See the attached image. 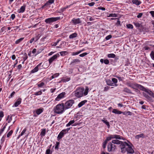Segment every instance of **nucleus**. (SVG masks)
<instances>
[{
	"instance_id": "obj_45",
	"label": "nucleus",
	"mask_w": 154,
	"mask_h": 154,
	"mask_svg": "<svg viewBox=\"0 0 154 154\" xmlns=\"http://www.w3.org/2000/svg\"><path fill=\"white\" fill-rule=\"evenodd\" d=\"M24 57H23V59L24 61H25L28 58V56H27L26 53H25L24 54Z\"/></svg>"
},
{
	"instance_id": "obj_51",
	"label": "nucleus",
	"mask_w": 154,
	"mask_h": 154,
	"mask_svg": "<svg viewBox=\"0 0 154 154\" xmlns=\"http://www.w3.org/2000/svg\"><path fill=\"white\" fill-rule=\"evenodd\" d=\"M107 143V142H106V140H105L104 142L103 143V148L105 149L106 147V144Z\"/></svg>"
},
{
	"instance_id": "obj_54",
	"label": "nucleus",
	"mask_w": 154,
	"mask_h": 154,
	"mask_svg": "<svg viewBox=\"0 0 154 154\" xmlns=\"http://www.w3.org/2000/svg\"><path fill=\"white\" fill-rule=\"evenodd\" d=\"M104 63L106 64H108L109 63V61L107 59H105L104 60Z\"/></svg>"
},
{
	"instance_id": "obj_3",
	"label": "nucleus",
	"mask_w": 154,
	"mask_h": 154,
	"mask_svg": "<svg viewBox=\"0 0 154 154\" xmlns=\"http://www.w3.org/2000/svg\"><path fill=\"white\" fill-rule=\"evenodd\" d=\"M74 103V101L73 100H70L67 101L64 104V107L65 110L70 108Z\"/></svg>"
},
{
	"instance_id": "obj_5",
	"label": "nucleus",
	"mask_w": 154,
	"mask_h": 154,
	"mask_svg": "<svg viewBox=\"0 0 154 154\" xmlns=\"http://www.w3.org/2000/svg\"><path fill=\"white\" fill-rule=\"evenodd\" d=\"M60 56V55L58 54H56L54 55L52 57L50 58L49 59V62L50 64H51L52 62L55 60H56L57 58Z\"/></svg>"
},
{
	"instance_id": "obj_48",
	"label": "nucleus",
	"mask_w": 154,
	"mask_h": 154,
	"mask_svg": "<svg viewBox=\"0 0 154 154\" xmlns=\"http://www.w3.org/2000/svg\"><path fill=\"white\" fill-rule=\"evenodd\" d=\"M60 144V142H57L55 144V149H58L59 145Z\"/></svg>"
},
{
	"instance_id": "obj_52",
	"label": "nucleus",
	"mask_w": 154,
	"mask_h": 154,
	"mask_svg": "<svg viewBox=\"0 0 154 154\" xmlns=\"http://www.w3.org/2000/svg\"><path fill=\"white\" fill-rule=\"evenodd\" d=\"M26 128H25L22 131V132H21V134L19 136H22L24 134V133H25V132L26 131Z\"/></svg>"
},
{
	"instance_id": "obj_58",
	"label": "nucleus",
	"mask_w": 154,
	"mask_h": 154,
	"mask_svg": "<svg viewBox=\"0 0 154 154\" xmlns=\"http://www.w3.org/2000/svg\"><path fill=\"white\" fill-rule=\"evenodd\" d=\"M148 94L150 95V93H151L152 92V91L149 90L147 89H146V90L145 91Z\"/></svg>"
},
{
	"instance_id": "obj_42",
	"label": "nucleus",
	"mask_w": 154,
	"mask_h": 154,
	"mask_svg": "<svg viewBox=\"0 0 154 154\" xmlns=\"http://www.w3.org/2000/svg\"><path fill=\"white\" fill-rule=\"evenodd\" d=\"M82 51V50H81L80 51H79L77 52H73L72 53V55L73 56L75 55L78 54L79 53H81Z\"/></svg>"
},
{
	"instance_id": "obj_59",
	"label": "nucleus",
	"mask_w": 154,
	"mask_h": 154,
	"mask_svg": "<svg viewBox=\"0 0 154 154\" xmlns=\"http://www.w3.org/2000/svg\"><path fill=\"white\" fill-rule=\"evenodd\" d=\"M126 84L127 85L131 88L133 83H131L130 82H127Z\"/></svg>"
},
{
	"instance_id": "obj_23",
	"label": "nucleus",
	"mask_w": 154,
	"mask_h": 154,
	"mask_svg": "<svg viewBox=\"0 0 154 154\" xmlns=\"http://www.w3.org/2000/svg\"><path fill=\"white\" fill-rule=\"evenodd\" d=\"M70 78H63L60 82V83L62 82H68L70 80Z\"/></svg>"
},
{
	"instance_id": "obj_20",
	"label": "nucleus",
	"mask_w": 154,
	"mask_h": 154,
	"mask_svg": "<svg viewBox=\"0 0 154 154\" xmlns=\"http://www.w3.org/2000/svg\"><path fill=\"white\" fill-rule=\"evenodd\" d=\"M87 102V100H84L82 101L81 102H80L78 105V106L79 107H80L82 106L83 105H84L85 103Z\"/></svg>"
},
{
	"instance_id": "obj_34",
	"label": "nucleus",
	"mask_w": 154,
	"mask_h": 154,
	"mask_svg": "<svg viewBox=\"0 0 154 154\" xmlns=\"http://www.w3.org/2000/svg\"><path fill=\"white\" fill-rule=\"evenodd\" d=\"M46 133V129H44L43 130H42V131L40 133V135L42 136H44L45 135Z\"/></svg>"
},
{
	"instance_id": "obj_57",
	"label": "nucleus",
	"mask_w": 154,
	"mask_h": 154,
	"mask_svg": "<svg viewBox=\"0 0 154 154\" xmlns=\"http://www.w3.org/2000/svg\"><path fill=\"white\" fill-rule=\"evenodd\" d=\"M88 54V53H84L82 54H81L79 55V56L80 57H83L85 55H87Z\"/></svg>"
},
{
	"instance_id": "obj_7",
	"label": "nucleus",
	"mask_w": 154,
	"mask_h": 154,
	"mask_svg": "<svg viewBox=\"0 0 154 154\" xmlns=\"http://www.w3.org/2000/svg\"><path fill=\"white\" fill-rule=\"evenodd\" d=\"M127 151L128 152L130 153H133L134 152V150L131 147L129 144L126 147Z\"/></svg>"
},
{
	"instance_id": "obj_37",
	"label": "nucleus",
	"mask_w": 154,
	"mask_h": 154,
	"mask_svg": "<svg viewBox=\"0 0 154 154\" xmlns=\"http://www.w3.org/2000/svg\"><path fill=\"white\" fill-rule=\"evenodd\" d=\"M88 87H86L85 89L84 92H83V94L84 95L86 96L87 95L88 91Z\"/></svg>"
},
{
	"instance_id": "obj_56",
	"label": "nucleus",
	"mask_w": 154,
	"mask_h": 154,
	"mask_svg": "<svg viewBox=\"0 0 154 154\" xmlns=\"http://www.w3.org/2000/svg\"><path fill=\"white\" fill-rule=\"evenodd\" d=\"M110 87L107 86L106 87H105L104 88L103 91H107L109 89Z\"/></svg>"
},
{
	"instance_id": "obj_22",
	"label": "nucleus",
	"mask_w": 154,
	"mask_h": 154,
	"mask_svg": "<svg viewBox=\"0 0 154 154\" xmlns=\"http://www.w3.org/2000/svg\"><path fill=\"white\" fill-rule=\"evenodd\" d=\"M39 64L37 65L33 69L31 70V72L32 73H34L37 72L38 70V66H39Z\"/></svg>"
},
{
	"instance_id": "obj_1",
	"label": "nucleus",
	"mask_w": 154,
	"mask_h": 154,
	"mask_svg": "<svg viewBox=\"0 0 154 154\" xmlns=\"http://www.w3.org/2000/svg\"><path fill=\"white\" fill-rule=\"evenodd\" d=\"M64 110L63 103L58 104L54 109V112L58 114L62 113Z\"/></svg>"
},
{
	"instance_id": "obj_8",
	"label": "nucleus",
	"mask_w": 154,
	"mask_h": 154,
	"mask_svg": "<svg viewBox=\"0 0 154 154\" xmlns=\"http://www.w3.org/2000/svg\"><path fill=\"white\" fill-rule=\"evenodd\" d=\"M120 145L119 146L120 148H126L128 146V144L125 142H121V143H120Z\"/></svg>"
},
{
	"instance_id": "obj_24",
	"label": "nucleus",
	"mask_w": 154,
	"mask_h": 154,
	"mask_svg": "<svg viewBox=\"0 0 154 154\" xmlns=\"http://www.w3.org/2000/svg\"><path fill=\"white\" fill-rule=\"evenodd\" d=\"M54 0H49L45 4V5H49L50 4L53 3L54 2Z\"/></svg>"
},
{
	"instance_id": "obj_11",
	"label": "nucleus",
	"mask_w": 154,
	"mask_h": 154,
	"mask_svg": "<svg viewBox=\"0 0 154 154\" xmlns=\"http://www.w3.org/2000/svg\"><path fill=\"white\" fill-rule=\"evenodd\" d=\"M80 60L78 59H75L73 60L71 62L70 65H72L74 64L78 63L80 62Z\"/></svg>"
},
{
	"instance_id": "obj_38",
	"label": "nucleus",
	"mask_w": 154,
	"mask_h": 154,
	"mask_svg": "<svg viewBox=\"0 0 154 154\" xmlns=\"http://www.w3.org/2000/svg\"><path fill=\"white\" fill-rule=\"evenodd\" d=\"M24 39V38H21L19 39H18L15 42V44H17L19 43H20V42H21Z\"/></svg>"
},
{
	"instance_id": "obj_33",
	"label": "nucleus",
	"mask_w": 154,
	"mask_h": 154,
	"mask_svg": "<svg viewBox=\"0 0 154 154\" xmlns=\"http://www.w3.org/2000/svg\"><path fill=\"white\" fill-rule=\"evenodd\" d=\"M101 121L107 125L108 128H109L110 125L109 124V123L108 122L106 121V120L105 121L103 119H102Z\"/></svg>"
},
{
	"instance_id": "obj_41",
	"label": "nucleus",
	"mask_w": 154,
	"mask_h": 154,
	"mask_svg": "<svg viewBox=\"0 0 154 154\" xmlns=\"http://www.w3.org/2000/svg\"><path fill=\"white\" fill-rule=\"evenodd\" d=\"M112 139H113L112 138V135H110L109 137H108L106 138L105 140L108 142V141Z\"/></svg>"
},
{
	"instance_id": "obj_47",
	"label": "nucleus",
	"mask_w": 154,
	"mask_h": 154,
	"mask_svg": "<svg viewBox=\"0 0 154 154\" xmlns=\"http://www.w3.org/2000/svg\"><path fill=\"white\" fill-rule=\"evenodd\" d=\"M121 152L123 153H125L126 151H127L126 148H120Z\"/></svg>"
},
{
	"instance_id": "obj_18",
	"label": "nucleus",
	"mask_w": 154,
	"mask_h": 154,
	"mask_svg": "<svg viewBox=\"0 0 154 154\" xmlns=\"http://www.w3.org/2000/svg\"><path fill=\"white\" fill-rule=\"evenodd\" d=\"M63 133L61 131L60 133L58 135L57 139L58 140L61 139L64 135Z\"/></svg>"
},
{
	"instance_id": "obj_62",
	"label": "nucleus",
	"mask_w": 154,
	"mask_h": 154,
	"mask_svg": "<svg viewBox=\"0 0 154 154\" xmlns=\"http://www.w3.org/2000/svg\"><path fill=\"white\" fill-rule=\"evenodd\" d=\"M15 16L14 14H12L11 15V18L13 20L15 18Z\"/></svg>"
},
{
	"instance_id": "obj_17",
	"label": "nucleus",
	"mask_w": 154,
	"mask_h": 154,
	"mask_svg": "<svg viewBox=\"0 0 154 154\" xmlns=\"http://www.w3.org/2000/svg\"><path fill=\"white\" fill-rule=\"evenodd\" d=\"M132 2L133 4H136L137 5H139L141 3L140 1L138 0H133Z\"/></svg>"
},
{
	"instance_id": "obj_9",
	"label": "nucleus",
	"mask_w": 154,
	"mask_h": 154,
	"mask_svg": "<svg viewBox=\"0 0 154 154\" xmlns=\"http://www.w3.org/2000/svg\"><path fill=\"white\" fill-rule=\"evenodd\" d=\"M112 138L113 139L115 138L116 139H122L123 140H124V138L123 137L120 136L119 135H112Z\"/></svg>"
},
{
	"instance_id": "obj_44",
	"label": "nucleus",
	"mask_w": 154,
	"mask_h": 154,
	"mask_svg": "<svg viewBox=\"0 0 154 154\" xmlns=\"http://www.w3.org/2000/svg\"><path fill=\"white\" fill-rule=\"evenodd\" d=\"M42 92L41 91H38V92H35V93L34 94V95H41L42 94Z\"/></svg>"
},
{
	"instance_id": "obj_6",
	"label": "nucleus",
	"mask_w": 154,
	"mask_h": 154,
	"mask_svg": "<svg viewBox=\"0 0 154 154\" xmlns=\"http://www.w3.org/2000/svg\"><path fill=\"white\" fill-rule=\"evenodd\" d=\"M72 22L75 25L80 23H82L81 21L79 18L77 19L73 18L72 20Z\"/></svg>"
},
{
	"instance_id": "obj_2",
	"label": "nucleus",
	"mask_w": 154,
	"mask_h": 154,
	"mask_svg": "<svg viewBox=\"0 0 154 154\" xmlns=\"http://www.w3.org/2000/svg\"><path fill=\"white\" fill-rule=\"evenodd\" d=\"M84 90L83 88H78L73 92V93L76 97L79 98L83 96Z\"/></svg>"
},
{
	"instance_id": "obj_28",
	"label": "nucleus",
	"mask_w": 154,
	"mask_h": 154,
	"mask_svg": "<svg viewBox=\"0 0 154 154\" xmlns=\"http://www.w3.org/2000/svg\"><path fill=\"white\" fill-rule=\"evenodd\" d=\"M137 88H138L140 89L143 91H145L146 89L143 86L140 84H138Z\"/></svg>"
},
{
	"instance_id": "obj_35",
	"label": "nucleus",
	"mask_w": 154,
	"mask_h": 154,
	"mask_svg": "<svg viewBox=\"0 0 154 154\" xmlns=\"http://www.w3.org/2000/svg\"><path fill=\"white\" fill-rule=\"evenodd\" d=\"M7 123H6L5 124V125L4 126V127L0 130V135H1L2 134L4 131V130L6 128V126H7Z\"/></svg>"
},
{
	"instance_id": "obj_36",
	"label": "nucleus",
	"mask_w": 154,
	"mask_h": 154,
	"mask_svg": "<svg viewBox=\"0 0 154 154\" xmlns=\"http://www.w3.org/2000/svg\"><path fill=\"white\" fill-rule=\"evenodd\" d=\"M74 122H75V121L74 120L70 121L67 124H66V127L69 126L73 124L74 123Z\"/></svg>"
},
{
	"instance_id": "obj_63",
	"label": "nucleus",
	"mask_w": 154,
	"mask_h": 154,
	"mask_svg": "<svg viewBox=\"0 0 154 154\" xmlns=\"http://www.w3.org/2000/svg\"><path fill=\"white\" fill-rule=\"evenodd\" d=\"M4 116V113L2 111L0 112V117L1 118H2Z\"/></svg>"
},
{
	"instance_id": "obj_25",
	"label": "nucleus",
	"mask_w": 154,
	"mask_h": 154,
	"mask_svg": "<svg viewBox=\"0 0 154 154\" xmlns=\"http://www.w3.org/2000/svg\"><path fill=\"white\" fill-rule=\"evenodd\" d=\"M77 34L76 33H74L69 36V38H73L77 37Z\"/></svg>"
},
{
	"instance_id": "obj_55",
	"label": "nucleus",
	"mask_w": 154,
	"mask_h": 154,
	"mask_svg": "<svg viewBox=\"0 0 154 154\" xmlns=\"http://www.w3.org/2000/svg\"><path fill=\"white\" fill-rule=\"evenodd\" d=\"M109 16L112 17H117V15L116 14H109Z\"/></svg>"
},
{
	"instance_id": "obj_16",
	"label": "nucleus",
	"mask_w": 154,
	"mask_h": 154,
	"mask_svg": "<svg viewBox=\"0 0 154 154\" xmlns=\"http://www.w3.org/2000/svg\"><path fill=\"white\" fill-rule=\"evenodd\" d=\"M121 141L117 140H112V143L115 144H120L121 143Z\"/></svg>"
},
{
	"instance_id": "obj_10",
	"label": "nucleus",
	"mask_w": 154,
	"mask_h": 154,
	"mask_svg": "<svg viewBox=\"0 0 154 154\" xmlns=\"http://www.w3.org/2000/svg\"><path fill=\"white\" fill-rule=\"evenodd\" d=\"M65 94V93H63L60 94L58 95L57 97L56 98V100L58 101L60 99H61L64 97Z\"/></svg>"
},
{
	"instance_id": "obj_26",
	"label": "nucleus",
	"mask_w": 154,
	"mask_h": 154,
	"mask_svg": "<svg viewBox=\"0 0 154 154\" xmlns=\"http://www.w3.org/2000/svg\"><path fill=\"white\" fill-rule=\"evenodd\" d=\"M43 109H38L36 110V114L38 115H39L41 113H42V112L43 111Z\"/></svg>"
},
{
	"instance_id": "obj_50",
	"label": "nucleus",
	"mask_w": 154,
	"mask_h": 154,
	"mask_svg": "<svg viewBox=\"0 0 154 154\" xmlns=\"http://www.w3.org/2000/svg\"><path fill=\"white\" fill-rule=\"evenodd\" d=\"M143 96L144 97H146V99H149V98H150V97L147 94H146L145 93H143Z\"/></svg>"
},
{
	"instance_id": "obj_15",
	"label": "nucleus",
	"mask_w": 154,
	"mask_h": 154,
	"mask_svg": "<svg viewBox=\"0 0 154 154\" xmlns=\"http://www.w3.org/2000/svg\"><path fill=\"white\" fill-rule=\"evenodd\" d=\"M123 91L124 92H126L128 94H132V93L131 90L127 88H124Z\"/></svg>"
},
{
	"instance_id": "obj_39",
	"label": "nucleus",
	"mask_w": 154,
	"mask_h": 154,
	"mask_svg": "<svg viewBox=\"0 0 154 154\" xmlns=\"http://www.w3.org/2000/svg\"><path fill=\"white\" fill-rule=\"evenodd\" d=\"M138 84H137V83H134V84L133 83L131 88H132L137 90L136 89V88H137L138 86Z\"/></svg>"
},
{
	"instance_id": "obj_27",
	"label": "nucleus",
	"mask_w": 154,
	"mask_h": 154,
	"mask_svg": "<svg viewBox=\"0 0 154 154\" xmlns=\"http://www.w3.org/2000/svg\"><path fill=\"white\" fill-rule=\"evenodd\" d=\"M25 6H23L19 10V13H23L25 10Z\"/></svg>"
},
{
	"instance_id": "obj_19",
	"label": "nucleus",
	"mask_w": 154,
	"mask_h": 154,
	"mask_svg": "<svg viewBox=\"0 0 154 154\" xmlns=\"http://www.w3.org/2000/svg\"><path fill=\"white\" fill-rule=\"evenodd\" d=\"M106 82L107 85L110 86H113V83L112 81L110 79H108L106 80Z\"/></svg>"
},
{
	"instance_id": "obj_31",
	"label": "nucleus",
	"mask_w": 154,
	"mask_h": 154,
	"mask_svg": "<svg viewBox=\"0 0 154 154\" xmlns=\"http://www.w3.org/2000/svg\"><path fill=\"white\" fill-rule=\"evenodd\" d=\"M112 81L114 83H115V86H118V84H116V83L118 82L117 79L115 78H113L112 79Z\"/></svg>"
},
{
	"instance_id": "obj_12",
	"label": "nucleus",
	"mask_w": 154,
	"mask_h": 154,
	"mask_svg": "<svg viewBox=\"0 0 154 154\" xmlns=\"http://www.w3.org/2000/svg\"><path fill=\"white\" fill-rule=\"evenodd\" d=\"M21 99L20 98L17 100L14 104L15 107H17L21 103Z\"/></svg>"
},
{
	"instance_id": "obj_46",
	"label": "nucleus",
	"mask_w": 154,
	"mask_h": 154,
	"mask_svg": "<svg viewBox=\"0 0 154 154\" xmlns=\"http://www.w3.org/2000/svg\"><path fill=\"white\" fill-rule=\"evenodd\" d=\"M150 56L152 60H154V52L153 51H152L150 54Z\"/></svg>"
},
{
	"instance_id": "obj_60",
	"label": "nucleus",
	"mask_w": 154,
	"mask_h": 154,
	"mask_svg": "<svg viewBox=\"0 0 154 154\" xmlns=\"http://www.w3.org/2000/svg\"><path fill=\"white\" fill-rule=\"evenodd\" d=\"M112 36L111 35H108L105 38L106 40H108L109 39H110V38H112Z\"/></svg>"
},
{
	"instance_id": "obj_4",
	"label": "nucleus",
	"mask_w": 154,
	"mask_h": 154,
	"mask_svg": "<svg viewBox=\"0 0 154 154\" xmlns=\"http://www.w3.org/2000/svg\"><path fill=\"white\" fill-rule=\"evenodd\" d=\"M60 17H51L46 19L45 22L47 23L50 24L52 23H53L55 21H56L58 20H60Z\"/></svg>"
},
{
	"instance_id": "obj_30",
	"label": "nucleus",
	"mask_w": 154,
	"mask_h": 154,
	"mask_svg": "<svg viewBox=\"0 0 154 154\" xmlns=\"http://www.w3.org/2000/svg\"><path fill=\"white\" fill-rule=\"evenodd\" d=\"M144 134H143L142 133L140 134L137 135L135 136V138L139 139L140 137L143 138L144 136Z\"/></svg>"
},
{
	"instance_id": "obj_43",
	"label": "nucleus",
	"mask_w": 154,
	"mask_h": 154,
	"mask_svg": "<svg viewBox=\"0 0 154 154\" xmlns=\"http://www.w3.org/2000/svg\"><path fill=\"white\" fill-rule=\"evenodd\" d=\"M13 133V131L12 130H11L7 134V137H9Z\"/></svg>"
},
{
	"instance_id": "obj_40",
	"label": "nucleus",
	"mask_w": 154,
	"mask_h": 154,
	"mask_svg": "<svg viewBox=\"0 0 154 154\" xmlns=\"http://www.w3.org/2000/svg\"><path fill=\"white\" fill-rule=\"evenodd\" d=\"M107 57L109 58H114L115 57L116 55L113 54H110L108 55Z\"/></svg>"
},
{
	"instance_id": "obj_29",
	"label": "nucleus",
	"mask_w": 154,
	"mask_h": 154,
	"mask_svg": "<svg viewBox=\"0 0 154 154\" xmlns=\"http://www.w3.org/2000/svg\"><path fill=\"white\" fill-rule=\"evenodd\" d=\"M137 88H138L140 89L143 91H145L146 89L143 86L140 84H138Z\"/></svg>"
},
{
	"instance_id": "obj_13",
	"label": "nucleus",
	"mask_w": 154,
	"mask_h": 154,
	"mask_svg": "<svg viewBox=\"0 0 154 154\" xmlns=\"http://www.w3.org/2000/svg\"><path fill=\"white\" fill-rule=\"evenodd\" d=\"M112 143L110 142L108 143L107 146L108 150L109 152H110L112 150Z\"/></svg>"
},
{
	"instance_id": "obj_21",
	"label": "nucleus",
	"mask_w": 154,
	"mask_h": 154,
	"mask_svg": "<svg viewBox=\"0 0 154 154\" xmlns=\"http://www.w3.org/2000/svg\"><path fill=\"white\" fill-rule=\"evenodd\" d=\"M122 113L126 116L128 115H132V113L130 111H125L124 112H122Z\"/></svg>"
},
{
	"instance_id": "obj_61",
	"label": "nucleus",
	"mask_w": 154,
	"mask_h": 154,
	"mask_svg": "<svg viewBox=\"0 0 154 154\" xmlns=\"http://www.w3.org/2000/svg\"><path fill=\"white\" fill-rule=\"evenodd\" d=\"M142 15H143L142 13H140L137 16V17L138 18H140L142 17Z\"/></svg>"
},
{
	"instance_id": "obj_64",
	"label": "nucleus",
	"mask_w": 154,
	"mask_h": 154,
	"mask_svg": "<svg viewBox=\"0 0 154 154\" xmlns=\"http://www.w3.org/2000/svg\"><path fill=\"white\" fill-rule=\"evenodd\" d=\"M150 14L152 15V16L154 18V11H152L150 12Z\"/></svg>"
},
{
	"instance_id": "obj_32",
	"label": "nucleus",
	"mask_w": 154,
	"mask_h": 154,
	"mask_svg": "<svg viewBox=\"0 0 154 154\" xmlns=\"http://www.w3.org/2000/svg\"><path fill=\"white\" fill-rule=\"evenodd\" d=\"M61 56H64L68 54V52L66 51H63L60 52Z\"/></svg>"
},
{
	"instance_id": "obj_49",
	"label": "nucleus",
	"mask_w": 154,
	"mask_h": 154,
	"mask_svg": "<svg viewBox=\"0 0 154 154\" xmlns=\"http://www.w3.org/2000/svg\"><path fill=\"white\" fill-rule=\"evenodd\" d=\"M127 28L128 29H132L133 28V27L132 25L131 24H128L127 25Z\"/></svg>"
},
{
	"instance_id": "obj_14",
	"label": "nucleus",
	"mask_w": 154,
	"mask_h": 154,
	"mask_svg": "<svg viewBox=\"0 0 154 154\" xmlns=\"http://www.w3.org/2000/svg\"><path fill=\"white\" fill-rule=\"evenodd\" d=\"M113 113L117 114H120L122 113V111H119L117 109H113L112 111Z\"/></svg>"
},
{
	"instance_id": "obj_53",
	"label": "nucleus",
	"mask_w": 154,
	"mask_h": 154,
	"mask_svg": "<svg viewBox=\"0 0 154 154\" xmlns=\"http://www.w3.org/2000/svg\"><path fill=\"white\" fill-rule=\"evenodd\" d=\"M44 85V83L43 82H41L38 85V86L39 87H42Z\"/></svg>"
}]
</instances>
